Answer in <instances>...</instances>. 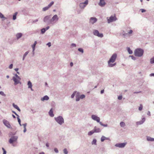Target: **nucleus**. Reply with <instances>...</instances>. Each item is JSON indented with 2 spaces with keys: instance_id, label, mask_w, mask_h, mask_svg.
<instances>
[{
  "instance_id": "21",
  "label": "nucleus",
  "mask_w": 154,
  "mask_h": 154,
  "mask_svg": "<svg viewBox=\"0 0 154 154\" xmlns=\"http://www.w3.org/2000/svg\"><path fill=\"white\" fill-rule=\"evenodd\" d=\"M12 105L14 108L17 109L19 112H20L21 110L20 109L17 105L15 104L14 103H13Z\"/></svg>"
},
{
  "instance_id": "33",
  "label": "nucleus",
  "mask_w": 154,
  "mask_h": 154,
  "mask_svg": "<svg viewBox=\"0 0 154 154\" xmlns=\"http://www.w3.org/2000/svg\"><path fill=\"white\" fill-rule=\"evenodd\" d=\"M150 62L151 64L154 63V57L150 59Z\"/></svg>"
},
{
  "instance_id": "56",
  "label": "nucleus",
  "mask_w": 154,
  "mask_h": 154,
  "mask_svg": "<svg viewBox=\"0 0 154 154\" xmlns=\"http://www.w3.org/2000/svg\"><path fill=\"white\" fill-rule=\"evenodd\" d=\"M38 19H37L34 20H33L32 23H35V22H37L38 21Z\"/></svg>"
},
{
  "instance_id": "61",
  "label": "nucleus",
  "mask_w": 154,
  "mask_h": 154,
  "mask_svg": "<svg viewBox=\"0 0 154 154\" xmlns=\"http://www.w3.org/2000/svg\"><path fill=\"white\" fill-rule=\"evenodd\" d=\"M133 32V31L132 30H131L129 31L128 32L129 34H131Z\"/></svg>"
},
{
  "instance_id": "51",
  "label": "nucleus",
  "mask_w": 154,
  "mask_h": 154,
  "mask_svg": "<svg viewBox=\"0 0 154 154\" xmlns=\"http://www.w3.org/2000/svg\"><path fill=\"white\" fill-rule=\"evenodd\" d=\"M13 66V64H11L9 66V68L10 69H12Z\"/></svg>"
},
{
  "instance_id": "29",
  "label": "nucleus",
  "mask_w": 154,
  "mask_h": 154,
  "mask_svg": "<svg viewBox=\"0 0 154 154\" xmlns=\"http://www.w3.org/2000/svg\"><path fill=\"white\" fill-rule=\"evenodd\" d=\"M97 140L94 139L93 140V141H92V142H91V144L92 145H96L97 144Z\"/></svg>"
},
{
  "instance_id": "9",
  "label": "nucleus",
  "mask_w": 154,
  "mask_h": 154,
  "mask_svg": "<svg viewBox=\"0 0 154 154\" xmlns=\"http://www.w3.org/2000/svg\"><path fill=\"white\" fill-rule=\"evenodd\" d=\"M12 79L14 82V85H16L19 83H20V84H21V83L20 82V80L21 79L20 78V79H18V78H16V77H15L14 76H13V77Z\"/></svg>"
},
{
  "instance_id": "3",
  "label": "nucleus",
  "mask_w": 154,
  "mask_h": 154,
  "mask_svg": "<svg viewBox=\"0 0 154 154\" xmlns=\"http://www.w3.org/2000/svg\"><path fill=\"white\" fill-rule=\"evenodd\" d=\"M54 119L60 125H62L64 123V120L62 116H59L57 117H55Z\"/></svg>"
},
{
  "instance_id": "57",
  "label": "nucleus",
  "mask_w": 154,
  "mask_h": 154,
  "mask_svg": "<svg viewBox=\"0 0 154 154\" xmlns=\"http://www.w3.org/2000/svg\"><path fill=\"white\" fill-rule=\"evenodd\" d=\"M147 115L148 116H150L151 115V114H150V111H148L147 113Z\"/></svg>"
},
{
  "instance_id": "47",
  "label": "nucleus",
  "mask_w": 154,
  "mask_h": 154,
  "mask_svg": "<svg viewBox=\"0 0 154 154\" xmlns=\"http://www.w3.org/2000/svg\"><path fill=\"white\" fill-rule=\"evenodd\" d=\"M18 122L19 123V124L20 126H22V125L21 124V120L20 119H19L18 120Z\"/></svg>"
},
{
  "instance_id": "31",
  "label": "nucleus",
  "mask_w": 154,
  "mask_h": 154,
  "mask_svg": "<svg viewBox=\"0 0 154 154\" xmlns=\"http://www.w3.org/2000/svg\"><path fill=\"white\" fill-rule=\"evenodd\" d=\"M46 31V30H45V28H42L41 29V34H44L45 32Z\"/></svg>"
},
{
  "instance_id": "14",
  "label": "nucleus",
  "mask_w": 154,
  "mask_h": 154,
  "mask_svg": "<svg viewBox=\"0 0 154 154\" xmlns=\"http://www.w3.org/2000/svg\"><path fill=\"white\" fill-rule=\"evenodd\" d=\"M97 21V19L94 17H91L90 19V23L92 24H94Z\"/></svg>"
},
{
  "instance_id": "24",
  "label": "nucleus",
  "mask_w": 154,
  "mask_h": 154,
  "mask_svg": "<svg viewBox=\"0 0 154 154\" xmlns=\"http://www.w3.org/2000/svg\"><path fill=\"white\" fill-rule=\"evenodd\" d=\"M27 85H28V88H31V87H32V83L30 81H28L27 83Z\"/></svg>"
},
{
  "instance_id": "62",
  "label": "nucleus",
  "mask_w": 154,
  "mask_h": 154,
  "mask_svg": "<svg viewBox=\"0 0 154 154\" xmlns=\"http://www.w3.org/2000/svg\"><path fill=\"white\" fill-rule=\"evenodd\" d=\"M149 75L150 76H154V73H151Z\"/></svg>"
},
{
  "instance_id": "10",
  "label": "nucleus",
  "mask_w": 154,
  "mask_h": 154,
  "mask_svg": "<svg viewBox=\"0 0 154 154\" xmlns=\"http://www.w3.org/2000/svg\"><path fill=\"white\" fill-rule=\"evenodd\" d=\"M126 143H118L115 145V146L119 148H122L124 147L126 145Z\"/></svg>"
},
{
  "instance_id": "37",
  "label": "nucleus",
  "mask_w": 154,
  "mask_h": 154,
  "mask_svg": "<svg viewBox=\"0 0 154 154\" xmlns=\"http://www.w3.org/2000/svg\"><path fill=\"white\" fill-rule=\"evenodd\" d=\"M105 136H102L101 138V142H103L105 140Z\"/></svg>"
},
{
  "instance_id": "1",
  "label": "nucleus",
  "mask_w": 154,
  "mask_h": 154,
  "mask_svg": "<svg viewBox=\"0 0 154 154\" xmlns=\"http://www.w3.org/2000/svg\"><path fill=\"white\" fill-rule=\"evenodd\" d=\"M117 57V54L116 53H114L112 55L108 61V66L109 67H113L116 65V63H113L115 61Z\"/></svg>"
},
{
  "instance_id": "48",
  "label": "nucleus",
  "mask_w": 154,
  "mask_h": 154,
  "mask_svg": "<svg viewBox=\"0 0 154 154\" xmlns=\"http://www.w3.org/2000/svg\"><path fill=\"white\" fill-rule=\"evenodd\" d=\"M122 96L121 95V96H118V98L119 100H121L122 99Z\"/></svg>"
},
{
  "instance_id": "38",
  "label": "nucleus",
  "mask_w": 154,
  "mask_h": 154,
  "mask_svg": "<svg viewBox=\"0 0 154 154\" xmlns=\"http://www.w3.org/2000/svg\"><path fill=\"white\" fill-rule=\"evenodd\" d=\"M63 152L64 154H67L68 153V151L67 149L66 148L64 149L63 150Z\"/></svg>"
},
{
  "instance_id": "42",
  "label": "nucleus",
  "mask_w": 154,
  "mask_h": 154,
  "mask_svg": "<svg viewBox=\"0 0 154 154\" xmlns=\"http://www.w3.org/2000/svg\"><path fill=\"white\" fill-rule=\"evenodd\" d=\"M0 94L1 95H2L4 96H6V95L4 94V92L2 91H0Z\"/></svg>"
},
{
  "instance_id": "41",
  "label": "nucleus",
  "mask_w": 154,
  "mask_h": 154,
  "mask_svg": "<svg viewBox=\"0 0 154 154\" xmlns=\"http://www.w3.org/2000/svg\"><path fill=\"white\" fill-rule=\"evenodd\" d=\"M142 109H143L142 105L141 104H140V106L139 107L138 109L140 111H141L142 110Z\"/></svg>"
},
{
  "instance_id": "32",
  "label": "nucleus",
  "mask_w": 154,
  "mask_h": 154,
  "mask_svg": "<svg viewBox=\"0 0 154 154\" xmlns=\"http://www.w3.org/2000/svg\"><path fill=\"white\" fill-rule=\"evenodd\" d=\"M120 125L121 127H124L125 126V124L123 122H121L120 124Z\"/></svg>"
},
{
  "instance_id": "46",
  "label": "nucleus",
  "mask_w": 154,
  "mask_h": 154,
  "mask_svg": "<svg viewBox=\"0 0 154 154\" xmlns=\"http://www.w3.org/2000/svg\"><path fill=\"white\" fill-rule=\"evenodd\" d=\"M27 125L26 123H25L24 124H23L22 125H23V126L24 128L25 129V128H26V126Z\"/></svg>"
},
{
  "instance_id": "26",
  "label": "nucleus",
  "mask_w": 154,
  "mask_h": 154,
  "mask_svg": "<svg viewBox=\"0 0 154 154\" xmlns=\"http://www.w3.org/2000/svg\"><path fill=\"white\" fill-rule=\"evenodd\" d=\"M127 49L128 51L129 54H132V51L131 49L129 47H128Z\"/></svg>"
},
{
  "instance_id": "28",
  "label": "nucleus",
  "mask_w": 154,
  "mask_h": 154,
  "mask_svg": "<svg viewBox=\"0 0 154 154\" xmlns=\"http://www.w3.org/2000/svg\"><path fill=\"white\" fill-rule=\"evenodd\" d=\"M37 44V42L36 41H35L34 42V43L32 45V49H35V47L36 46V45ZM34 49H33V50Z\"/></svg>"
},
{
  "instance_id": "60",
  "label": "nucleus",
  "mask_w": 154,
  "mask_h": 154,
  "mask_svg": "<svg viewBox=\"0 0 154 154\" xmlns=\"http://www.w3.org/2000/svg\"><path fill=\"white\" fill-rule=\"evenodd\" d=\"M50 28V27L49 26H48L47 27H46V28H45V30H46V31L48 29Z\"/></svg>"
},
{
  "instance_id": "39",
  "label": "nucleus",
  "mask_w": 154,
  "mask_h": 154,
  "mask_svg": "<svg viewBox=\"0 0 154 154\" xmlns=\"http://www.w3.org/2000/svg\"><path fill=\"white\" fill-rule=\"evenodd\" d=\"M0 18H5V19H6V18H5L4 17L3 15L0 12Z\"/></svg>"
},
{
  "instance_id": "45",
  "label": "nucleus",
  "mask_w": 154,
  "mask_h": 154,
  "mask_svg": "<svg viewBox=\"0 0 154 154\" xmlns=\"http://www.w3.org/2000/svg\"><path fill=\"white\" fill-rule=\"evenodd\" d=\"M85 97V96L84 94H82L80 96V98L81 99H83Z\"/></svg>"
},
{
  "instance_id": "55",
  "label": "nucleus",
  "mask_w": 154,
  "mask_h": 154,
  "mask_svg": "<svg viewBox=\"0 0 154 154\" xmlns=\"http://www.w3.org/2000/svg\"><path fill=\"white\" fill-rule=\"evenodd\" d=\"M71 46L72 47H75L76 46V45L75 44L72 43L71 44Z\"/></svg>"
},
{
  "instance_id": "27",
  "label": "nucleus",
  "mask_w": 154,
  "mask_h": 154,
  "mask_svg": "<svg viewBox=\"0 0 154 154\" xmlns=\"http://www.w3.org/2000/svg\"><path fill=\"white\" fill-rule=\"evenodd\" d=\"M77 93H79V92H77L76 91H74L71 96V98H73L74 97L75 95H76V94H77Z\"/></svg>"
},
{
  "instance_id": "19",
  "label": "nucleus",
  "mask_w": 154,
  "mask_h": 154,
  "mask_svg": "<svg viewBox=\"0 0 154 154\" xmlns=\"http://www.w3.org/2000/svg\"><path fill=\"white\" fill-rule=\"evenodd\" d=\"M80 96V93H77V94H76L75 97H76V101H78L80 100V97L79 96Z\"/></svg>"
},
{
  "instance_id": "13",
  "label": "nucleus",
  "mask_w": 154,
  "mask_h": 154,
  "mask_svg": "<svg viewBox=\"0 0 154 154\" xmlns=\"http://www.w3.org/2000/svg\"><path fill=\"white\" fill-rule=\"evenodd\" d=\"M3 122L5 125L7 127L9 128H11L9 122L8 121L5 119H4L3 120Z\"/></svg>"
},
{
  "instance_id": "44",
  "label": "nucleus",
  "mask_w": 154,
  "mask_h": 154,
  "mask_svg": "<svg viewBox=\"0 0 154 154\" xmlns=\"http://www.w3.org/2000/svg\"><path fill=\"white\" fill-rule=\"evenodd\" d=\"M129 57H131V59H132L133 60H136V58L135 57H134V56H133V55H130V56H129Z\"/></svg>"
},
{
  "instance_id": "58",
  "label": "nucleus",
  "mask_w": 154,
  "mask_h": 154,
  "mask_svg": "<svg viewBox=\"0 0 154 154\" xmlns=\"http://www.w3.org/2000/svg\"><path fill=\"white\" fill-rule=\"evenodd\" d=\"M33 49H32V54L33 55V56L34 55V53H35V52H34V51L35 50V49H34V50H33Z\"/></svg>"
},
{
  "instance_id": "49",
  "label": "nucleus",
  "mask_w": 154,
  "mask_h": 154,
  "mask_svg": "<svg viewBox=\"0 0 154 154\" xmlns=\"http://www.w3.org/2000/svg\"><path fill=\"white\" fill-rule=\"evenodd\" d=\"M29 53V51H26L25 53V54H24L23 55V56H24L25 57H26V55L28 54Z\"/></svg>"
},
{
  "instance_id": "54",
  "label": "nucleus",
  "mask_w": 154,
  "mask_h": 154,
  "mask_svg": "<svg viewBox=\"0 0 154 154\" xmlns=\"http://www.w3.org/2000/svg\"><path fill=\"white\" fill-rule=\"evenodd\" d=\"M140 10L141 11V12L142 13H143L146 11V10H145L143 9H141Z\"/></svg>"
},
{
  "instance_id": "6",
  "label": "nucleus",
  "mask_w": 154,
  "mask_h": 154,
  "mask_svg": "<svg viewBox=\"0 0 154 154\" xmlns=\"http://www.w3.org/2000/svg\"><path fill=\"white\" fill-rule=\"evenodd\" d=\"M18 138L17 136H12L9 139V142L10 144H12L14 142L16 141Z\"/></svg>"
},
{
  "instance_id": "20",
  "label": "nucleus",
  "mask_w": 154,
  "mask_h": 154,
  "mask_svg": "<svg viewBox=\"0 0 154 154\" xmlns=\"http://www.w3.org/2000/svg\"><path fill=\"white\" fill-rule=\"evenodd\" d=\"M22 36V34L21 33H18L16 35L17 39H19Z\"/></svg>"
},
{
  "instance_id": "43",
  "label": "nucleus",
  "mask_w": 154,
  "mask_h": 154,
  "mask_svg": "<svg viewBox=\"0 0 154 154\" xmlns=\"http://www.w3.org/2000/svg\"><path fill=\"white\" fill-rule=\"evenodd\" d=\"M2 150H3V154H6L7 152H6V151L5 149L4 148H3V147H2Z\"/></svg>"
},
{
  "instance_id": "30",
  "label": "nucleus",
  "mask_w": 154,
  "mask_h": 154,
  "mask_svg": "<svg viewBox=\"0 0 154 154\" xmlns=\"http://www.w3.org/2000/svg\"><path fill=\"white\" fill-rule=\"evenodd\" d=\"M17 12H16L13 15V19L14 20H16V16H17Z\"/></svg>"
},
{
  "instance_id": "4",
  "label": "nucleus",
  "mask_w": 154,
  "mask_h": 154,
  "mask_svg": "<svg viewBox=\"0 0 154 154\" xmlns=\"http://www.w3.org/2000/svg\"><path fill=\"white\" fill-rule=\"evenodd\" d=\"M59 18L57 14L54 15L53 17L51 19V25H53L56 23L58 20Z\"/></svg>"
},
{
  "instance_id": "2",
  "label": "nucleus",
  "mask_w": 154,
  "mask_h": 154,
  "mask_svg": "<svg viewBox=\"0 0 154 154\" xmlns=\"http://www.w3.org/2000/svg\"><path fill=\"white\" fill-rule=\"evenodd\" d=\"M143 53V50L140 48L135 49L134 51L135 55L138 57H141L142 56Z\"/></svg>"
},
{
  "instance_id": "7",
  "label": "nucleus",
  "mask_w": 154,
  "mask_h": 154,
  "mask_svg": "<svg viewBox=\"0 0 154 154\" xmlns=\"http://www.w3.org/2000/svg\"><path fill=\"white\" fill-rule=\"evenodd\" d=\"M93 34L94 35L97 36L99 37L102 38L103 36V34L102 33H99L98 30L96 29H94L93 30Z\"/></svg>"
},
{
  "instance_id": "18",
  "label": "nucleus",
  "mask_w": 154,
  "mask_h": 154,
  "mask_svg": "<svg viewBox=\"0 0 154 154\" xmlns=\"http://www.w3.org/2000/svg\"><path fill=\"white\" fill-rule=\"evenodd\" d=\"M49 97L47 95H45L43 97H42L41 98V100L42 101H44L45 100H49Z\"/></svg>"
},
{
  "instance_id": "52",
  "label": "nucleus",
  "mask_w": 154,
  "mask_h": 154,
  "mask_svg": "<svg viewBox=\"0 0 154 154\" xmlns=\"http://www.w3.org/2000/svg\"><path fill=\"white\" fill-rule=\"evenodd\" d=\"M47 45H48L49 47H50L51 46V43L50 42H49L47 44Z\"/></svg>"
},
{
  "instance_id": "12",
  "label": "nucleus",
  "mask_w": 154,
  "mask_h": 154,
  "mask_svg": "<svg viewBox=\"0 0 154 154\" xmlns=\"http://www.w3.org/2000/svg\"><path fill=\"white\" fill-rule=\"evenodd\" d=\"M116 20V17L111 16L108 19L107 18V21L108 23H109L111 22H113V21Z\"/></svg>"
},
{
  "instance_id": "5",
  "label": "nucleus",
  "mask_w": 154,
  "mask_h": 154,
  "mask_svg": "<svg viewBox=\"0 0 154 154\" xmlns=\"http://www.w3.org/2000/svg\"><path fill=\"white\" fill-rule=\"evenodd\" d=\"M43 21L48 25H51V16L50 15L46 16L43 19Z\"/></svg>"
},
{
  "instance_id": "22",
  "label": "nucleus",
  "mask_w": 154,
  "mask_h": 154,
  "mask_svg": "<svg viewBox=\"0 0 154 154\" xmlns=\"http://www.w3.org/2000/svg\"><path fill=\"white\" fill-rule=\"evenodd\" d=\"M147 140L149 141H154V138H152L149 136H147L146 137Z\"/></svg>"
},
{
  "instance_id": "17",
  "label": "nucleus",
  "mask_w": 154,
  "mask_h": 154,
  "mask_svg": "<svg viewBox=\"0 0 154 154\" xmlns=\"http://www.w3.org/2000/svg\"><path fill=\"white\" fill-rule=\"evenodd\" d=\"M95 133H99L101 131V129L95 126L93 129Z\"/></svg>"
},
{
  "instance_id": "23",
  "label": "nucleus",
  "mask_w": 154,
  "mask_h": 154,
  "mask_svg": "<svg viewBox=\"0 0 154 154\" xmlns=\"http://www.w3.org/2000/svg\"><path fill=\"white\" fill-rule=\"evenodd\" d=\"M49 114L50 116L51 117H53L54 116L52 109H51L49 111Z\"/></svg>"
},
{
  "instance_id": "11",
  "label": "nucleus",
  "mask_w": 154,
  "mask_h": 154,
  "mask_svg": "<svg viewBox=\"0 0 154 154\" xmlns=\"http://www.w3.org/2000/svg\"><path fill=\"white\" fill-rule=\"evenodd\" d=\"M91 118L92 119L96 121L97 122L100 123V118L95 115H92Z\"/></svg>"
},
{
  "instance_id": "8",
  "label": "nucleus",
  "mask_w": 154,
  "mask_h": 154,
  "mask_svg": "<svg viewBox=\"0 0 154 154\" xmlns=\"http://www.w3.org/2000/svg\"><path fill=\"white\" fill-rule=\"evenodd\" d=\"M88 0H86L84 2L80 3L79 6L81 9H83L88 4Z\"/></svg>"
},
{
  "instance_id": "15",
  "label": "nucleus",
  "mask_w": 154,
  "mask_h": 154,
  "mask_svg": "<svg viewBox=\"0 0 154 154\" xmlns=\"http://www.w3.org/2000/svg\"><path fill=\"white\" fill-rule=\"evenodd\" d=\"M145 120L146 119L145 118H142L141 121L137 122H136V124L137 125H141L145 122Z\"/></svg>"
},
{
  "instance_id": "40",
  "label": "nucleus",
  "mask_w": 154,
  "mask_h": 154,
  "mask_svg": "<svg viewBox=\"0 0 154 154\" xmlns=\"http://www.w3.org/2000/svg\"><path fill=\"white\" fill-rule=\"evenodd\" d=\"M78 51L81 52L82 53H83L84 52V50H83V49L82 48H79L78 49Z\"/></svg>"
},
{
  "instance_id": "36",
  "label": "nucleus",
  "mask_w": 154,
  "mask_h": 154,
  "mask_svg": "<svg viewBox=\"0 0 154 154\" xmlns=\"http://www.w3.org/2000/svg\"><path fill=\"white\" fill-rule=\"evenodd\" d=\"M54 4V2L53 1L51 2L48 5V7L50 8L51 7L52 5H53Z\"/></svg>"
},
{
  "instance_id": "34",
  "label": "nucleus",
  "mask_w": 154,
  "mask_h": 154,
  "mask_svg": "<svg viewBox=\"0 0 154 154\" xmlns=\"http://www.w3.org/2000/svg\"><path fill=\"white\" fill-rule=\"evenodd\" d=\"M100 125L101 126H103L104 127H107L108 126L107 124H104L102 123L101 122H100L99 123Z\"/></svg>"
},
{
  "instance_id": "50",
  "label": "nucleus",
  "mask_w": 154,
  "mask_h": 154,
  "mask_svg": "<svg viewBox=\"0 0 154 154\" xmlns=\"http://www.w3.org/2000/svg\"><path fill=\"white\" fill-rule=\"evenodd\" d=\"M54 151L57 153H58V149L57 148H55L54 149Z\"/></svg>"
},
{
  "instance_id": "35",
  "label": "nucleus",
  "mask_w": 154,
  "mask_h": 154,
  "mask_svg": "<svg viewBox=\"0 0 154 154\" xmlns=\"http://www.w3.org/2000/svg\"><path fill=\"white\" fill-rule=\"evenodd\" d=\"M49 8L48 7V6L45 7L43 8L42 11H45L47 10H48Z\"/></svg>"
},
{
  "instance_id": "53",
  "label": "nucleus",
  "mask_w": 154,
  "mask_h": 154,
  "mask_svg": "<svg viewBox=\"0 0 154 154\" xmlns=\"http://www.w3.org/2000/svg\"><path fill=\"white\" fill-rule=\"evenodd\" d=\"M15 77H16V78H18V79H20V77L18 76V75L17 74H15Z\"/></svg>"
},
{
  "instance_id": "25",
  "label": "nucleus",
  "mask_w": 154,
  "mask_h": 154,
  "mask_svg": "<svg viewBox=\"0 0 154 154\" xmlns=\"http://www.w3.org/2000/svg\"><path fill=\"white\" fill-rule=\"evenodd\" d=\"M94 131L93 129L92 130L89 131L88 133V135L89 136H91L94 133Z\"/></svg>"
},
{
  "instance_id": "59",
  "label": "nucleus",
  "mask_w": 154,
  "mask_h": 154,
  "mask_svg": "<svg viewBox=\"0 0 154 154\" xmlns=\"http://www.w3.org/2000/svg\"><path fill=\"white\" fill-rule=\"evenodd\" d=\"M16 115L17 116V120H18L19 119H20L19 116L17 113V114Z\"/></svg>"
},
{
  "instance_id": "64",
  "label": "nucleus",
  "mask_w": 154,
  "mask_h": 154,
  "mask_svg": "<svg viewBox=\"0 0 154 154\" xmlns=\"http://www.w3.org/2000/svg\"><path fill=\"white\" fill-rule=\"evenodd\" d=\"M104 90H101V91H100V93L101 94H103L104 93Z\"/></svg>"
},
{
  "instance_id": "63",
  "label": "nucleus",
  "mask_w": 154,
  "mask_h": 154,
  "mask_svg": "<svg viewBox=\"0 0 154 154\" xmlns=\"http://www.w3.org/2000/svg\"><path fill=\"white\" fill-rule=\"evenodd\" d=\"M128 34V33H125L123 34V36H124V37H125V36L127 35Z\"/></svg>"
},
{
  "instance_id": "16",
  "label": "nucleus",
  "mask_w": 154,
  "mask_h": 154,
  "mask_svg": "<svg viewBox=\"0 0 154 154\" xmlns=\"http://www.w3.org/2000/svg\"><path fill=\"white\" fill-rule=\"evenodd\" d=\"M106 4L104 0H100V2L99 3V6L101 7H103L105 6Z\"/></svg>"
}]
</instances>
